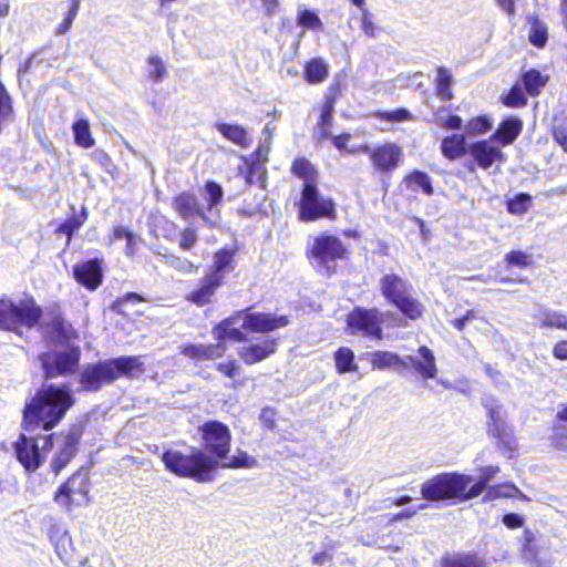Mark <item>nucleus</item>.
I'll use <instances>...</instances> for the list:
<instances>
[{"mask_svg":"<svg viewBox=\"0 0 567 567\" xmlns=\"http://www.w3.org/2000/svg\"><path fill=\"white\" fill-rule=\"evenodd\" d=\"M74 404L75 398L66 384L43 385L25 401L21 427L25 431H52Z\"/></svg>","mask_w":567,"mask_h":567,"instance_id":"obj_1","label":"nucleus"},{"mask_svg":"<svg viewBox=\"0 0 567 567\" xmlns=\"http://www.w3.org/2000/svg\"><path fill=\"white\" fill-rule=\"evenodd\" d=\"M165 470L182 478H190L196 483H208L215 478L213 462L205 452L198 447H192L188 453L168 449L161 455Z\"/></svg>","mask_w":567,"mask_h":567,"instance_id":"obj_2","label":"nucleus"},{"mask_svg":"<svg viewBox=\"0 0 567 567\" xmlns=\"http://www.w3.org/2000/svg\"><path fill=\"white\" fill-rule=\"evenodd\" d=\"M473 476L460 472H443L425 480L420 487L421 497L430 503H463L472 499L468 486Z\"/></svg>","mask_w":567,"mask_h":567,"instance_id":"obj_3","label":"nucleus"},{"mask_svg":"<svg viewBox=\"0 0 567 567\" xmlns=\"http://www.w3.org/2000/svg\"><path fill=\"white\" fill-rule=\"evenodd\" d=\"M379 289L385 302L403 318L417 321L423 317L424 305L413 295V287L408 279L395 272L384 274L379 280Z\"/></svg>","mask_w":567,"mask_h":567,"instance_id":"obj_4","label":"nucleus"},{"mask_svg":"<svg viewBox=\"0 0 567 567\" xmlns=\"http://www.w3.org/2000/svg\"><path fill=\"white\" fill-rule=\"evenodd\" d=\"M350 248L336 235L322 233L306 248L310 264L328 277L337 274L339 261L349 259Z\"/></svg>","mask_w":567,"mask_h":567,"instance_id":"obj_5","label":"nucleus"},{"mask_svg":"<svg viewBox=\"0 0 567 567\" xmlns=\"http://www.w3.org/2000/svg\"><path fill=\"white\" fill-rule=\"evenodd\" d=\"M42 317L43 310L32 296H25L18 301L6 297L0 299V330H31L39 326Z\"/></svg>","mask_w":567,"mask_h":567,"instance_id":"obj_6","label":"nucleus"},{"mask_svg":"<svg viewBox=\"0 0 567 567\" xmlns=\"http://www.w3.org/2000/svg\"><path fill=\"white\" fill-rule=\"evenodd\" d=\"M298 219L311 223L319 219H334L337 217L336 203L330 197L320 194L318 184L302 183L300 196L295 202Z\"/></svg>","mask_w":567,"mask_h":567,"instance_id":"obj_7","label":"nucleus"},{"mask_svg":"<svg viewBox=\"0 0 567 567\" xmlns=\"http://www.w3.org/2000/svg\"><path fill=\"white\" fill-rule=\"evenodd\" d=\"M54 433L40 437L20 433L12 447L17 461L29 473H34L45 462L47 455L54 446Z\"/></svg>","mask_w":567,"mask_h":567,"instance_id":"obj_8","label":"nucleus"},{"mask_svg":"<svg viewBox=\"0 0 567 567\" xmlns=\"http://www.w3.org/2000/svg\"><path fill=\"white\" fill-rule=\"evenodd\" d=\"M200 434V445L205 456L213 462V470L216 472L219 462L227 458L231 449V432L227 424L209 420L198 427Z\"/></svg>","mask_w":567,"mask_h":567,"instance_id":"obj_9","label":"nucleus"},{"mask_svg":"<svg viewBox=\"0 0 567 567\" xmlns=\"http://www.w3.org/2000/svg\"><path fill=\"white\" fill-rule=\"evenodd\" d=\"M383 313L377 307H354L346 319L347 329L352 336L381 341L383 334Z\"/></svg>","mask_w":567,"mask_h":567,"instance_id":"obj_10","label":"nucleus"},{"mask_svg":"<svg viewBox=\"0 0 567 567\" xmlns=\"http://www.w3.org/2000/svg\"><path fill=\"white\" fill-rule=\"evenodd\" d=\"M89 498V476L81 470L72 473L54 492L53 501L64 511L72 512Z\"/></svg>","mask_w":567,"mask_h":567,"instance_id":"obj_11","label":"nucleus"},{"mask_svg":"<svg viewBox=\"0 0 567 567\" xmlns=\"http://www.w3.org/2000/svg\"><path fill=\"white\" fill-rule=\"evenodd\" d=\"M38 327L45 339L55 343H66L79 337L76 329L65 318L58 302L47 309V319L43 322L40 321Z\"/></svg>","mask_w":567,"mask_h":567,"instance_id":"obj_12","label":"nucleus"},{"mask_svg":"<svg viewBox=\"0 0 567 567\" xmlns=\"http://www.w3.org/2000/svg\"><path fill=\"white\" fill-rule=\"evenodd\" d=\"M357 151L369 156L374 172L379 174H392L403 161V151L396 143H384L374 147L362 144Z\"/></svg>","mask_w":567,"mask_h":567,"instance_id":"obj_13","label":"nucleus"},{"mask_svg":"<svg viewBox=\"0 0 567 567\" xmlns=\"http://www.w3.org/2000/svg\"><path fill=\"white\" fill-rule=\"evenodd\" d=\"M81 350L79 347H71L68 350L54 353L52 359L47 355L42 361L44 377L52 379L56 377L74 374L80 364Z\"/></svg>","mask_w":567,"mask_h":567,"instance_id":"obj_14","label":"nucleus"},{"mask_svg":"<svg viewBox=\"0 0 567 567\" xmlns=\"http://www.w3.org/2000/svg\"><path fill=\"white\" fill-rule=\"evenodd\" d=\"M487 140L474 141L468 146L470 163L466 165L471 172L475 171V166L484 171L489 169L495 163H503L505 155L498 146L492 144Z\"/></svg>","mask_w":567,"mask_h":567,"instance_id":"obj_15","label":"nucleus"},{"mask_svg":"<svg viewBox=\"0 0 567 567\" xmlns=\"http://www.w3.org/2000/svg\"><path fill=\"white\" fill-rule=\"evenodd\" d=\"M269 153V144H259L249 155L241 156L244 163L243 176L248 185L265 182Z\"/></svg>","mask_w":567,"mask_h":567,"instance_id":"obj_16","label":"nucleus"},{"mask_svg":"<svg viewBox=\"0 0 567 567\" xmlns=\"http://www.w3.org/2000/svg\"><path fill=\"white\" fill-rule=\"evenodd\" d=\"M226 284L208 271L200 277L195 287L185 295V300L198 308L212 305L217 299V293Z\"/></svg>","mask_w":567,"mask_h":567,"instance_id":"obj_17","label":"nucleus"},{"mask_svg":"<svg viewBox=\"0 0 567 567\" xmlns=\"http://www.w3.org/2000/svg\"><path fill=\"white\" fill-rule=\"evenodd\" d=\"M73 279L87 291L97 290L104 280L103 259L92 258L73 266Z\"/></svg>","mask_w":567,"mask_h":567,"instance_id":"obj_18","label":"nucleus"},{"mask_svg":"<svg viewBox=\"0 0 567 567\" xmlns=\"http://www.w3.org/2000/svg\"><path fill=\"white\" fill-rule=\"evenodd\" d=\"M79 382L85 392H97L105 384L113 382L107 360L89 363L82 370Z\"/></svg>","mask_w":567,"mask_h":567,"instance_id":"obj_19","label":"nucleus"},{"mask_svg":"<svg viewBox=\"0 0 567 567\" xmlns=\"http://www.w3.org/2000/svg\"><path fill=\"white\" fill-rule=\"evenodd\" d=\"M82 430H71L64 437L63 444L52 456L50 468L54 475H59L74 458L79 452Z\"/></svg>","mask_w":567,"mask_h":567,"instance_id":"obj_20","label":"nucleus"},{"mask_svg":"<svg viewBox=\"0 0 567 567\" xmlns=\"http://www.w3.org/2000/svg\"><path fill=\"white\" fill-rule=\"evenodd\" d=\"M288 316H272L264 312L246 313L243 320V329L252 333H267L288 326Z\"/></svg>","mask_w":567,"mask_h":567,"instance_id":"obj_21","label":"nucleus"},{"mask_svg":"<svg viewBox=\"0 0 567 567\" xmlns=\"http://www.w3.org/2000/svg\"><path fill=\"white\" fill-rule=\"evenodd\" d=\"M106 360L113 382L121 378L132 380L145 373V365L138 355H121Z\"/></svg>","mask_w":567,"mask_h":567,"instance_id":"obj_22","label":"nucleus"},{"mask_svg":"<svg viewBox=\"0 0 567 567\" xmlns=\"http://www.w3.org/2000/svg\"><path fill=\"white\" fill-rule=\"evenodd\" d=\"M172 208L183 220H190L195 217L207 219L205 207L198 197L189 190H183L175 195L172 198Z\"/></svg>","mask_w":567,"mask_h":567,"instance_id":"obj_23","label":"nucleus"},{"mask_svg":"<svg viewBox=\"0 0 567 567\" xmlns=\"http://www.w3.org/2000/svg\"><path fill=\"white\" fill-rule=\"evenodd\" d=\"M238 251L237 245L224 246L217 249L213 255V265L207 271L226 284L227 274L234 271L237 267L236 257Z\"/></svg>","mask_w":567,"mask_h":567,"instance_id":"obj_24","label":"nucleus"},{"mask_svg":"<svg viewBox=\"0 0 567 567\" xmlns=\"http://www.w3.org/2000/svg\"><path fill=\"white\" fill-rule=\"evenodd\" d=\"M226 351L227 346L223 342L208 344L183 343L179 347V353L193 361L217 360L223 358Z\"/></svg>","mask_w":567,"mask_h":567,"instance_id":"obj_25","label":"nucleus"},{"mask_svg":"<svg viewBox=\"0 0 567 567\" xmlns=\"http://www.w3.org/2000/svg\"><path fill=\"white\" fill-rule=\"evenodd\" d=\"M240 317L241 312H236L216 323L212 329L214 339L223 343L226 340L246 342L247 336L239 328L235 327Z\"/></svg>","mask_w":567,"mask_h":567,"instance_id":"obj_26","label":"nucleus"},{"mask_svg":"<svg viewBox=\"0 0 567 567\" xmlns=\"http://www.w3.org/2000/svg\"><path fill=\"white\" fill-rule=\"evenodd\" d=\"M276 349L277 341L275 339L267 338L261 343L243 347L238 351V355L245 364L252 365L274 354Z\"/></svg>","mask_w":567,"mask_h":567,"instance_id":"obj_27","label":"nucleus"},{"mask_svg":"<svg viewBox=\"0 0 567 567\" xmlns=\"http://www.w3.org/2000/svg\"><path fill=\"white\" fill-rule=\"evenodd\" d=\"M523 130V122L518 117L511 116L503 120L495 132L488 137L499 146H507L514 143Z\"/></svg>","mask_w":567,"mask_h":567,"instance_id":"obj_28","label":"nucleus"},{"mask_svg":"<svg viewBox=\"0 0 567 567\" xmlns=\"http://www.w3.org/2000/svg\"><path fill=\"white\" fill-rule=\"evenodd\" d=\"M417 353L421 359H416L411 355L406 357L416 373L424 380L436 378L437 367L432 350L426 346H421L417 349Z\"/></svg>","mask_w":567,"mask_h":567,"instance_id":"obj_29","label":"nucleus"},{"mask_svg":"<svg viewBox=\"0 0 567 567\" xmlns=\"http://www.w3.org/2000/svg\"><path fill=\"white\" fill-rule=\"evenodd\" d=\"M467 138L465 134L454 133L442 138L440 151L449 161H456L468 153Z\"/></svg>","mask_w":567,"mask_h":567,"instance_id":"obj_30","label":"nucleus"},{"mask_svg":"<svg viewBox=\"0 0 567 567\" xmlns=\"http://www.w3.org/2000/svg\"><path fill=\"white\" fill-rule=\"evenodd\" d=\"M215 128L220 135L238 146L241 150H246L251 144V136L246 127L236 123H216Z\"/></svg>","mask_w":567,"mask_h":567,"instance_id":"obj_31","label":"nucleus"},{"mask_svg":"<svg viewBox=\"0 0 567 567\" xmlns=\"http://www.w3.org/2000/svg\"><path fill=\"white\" fill-rule=\"evenodd\" d=\"M439 567H487V564L475 551H457L443 555Z\"/></svg>","mask_w":567,"mask_h":567,"instance_id":"obj_32","label":"nucleus"},{"mask_svg":"<svg viewBox=\"0 0 567 567\" xmlns=\"http://www.w3.org/2000/svg\"><path fill=\"white\" fill-rule=\"evenodd\" d=\"M487 413V433L488 435L502 440L506 434V424L502 417V406L496 403V400L491 398L483 403Z\"/></svg>","mask_w":567,"mask_h":567,"instance_id":"obj_33","label":"nucleus"},{"mask_svg":"<svg viewBox=\"0 0 567 567\" xmlns=\"http://www.w3.org/2000/svg\"><path fill=\"white\" fill-rule=\"evenodd\" d=\"M330 74L329 63L323 58H312L306 61L302 79L308 84L323 83Z\"/></svg>","mask_w":567,"mask_h":567,"instance_id":"obj_34","label":"nucleus"},{"mask_svg":"<svg viewBox=\"0 0 567 567\" xmlns=\"http://www.w3.org/2000/svg\"><path fill=\"white\" fill-rule=\"evenodd\" d=\"M548 81V74H545L534 68L523 71L520 74V85L532 97L538 96L547 85Z\"/></svg>","mask_w":567,"mask_h":567,"instance_id":"obj_35","label":"nucleus"},{"mask_svg":"<svg viewBox=\"0 0 567 567\" xmlns=\"http://www.w3.org/2000/svg\"><path fill=\"white\" fill-rule=\"evenodd\" d=\"M291 174L303 183L318 184L319 171L315 164L303 156L296 157L290 166Z\"/></svg>","mask_w":567,"mask_h":567,"instance_id":"obj_36","label":"nucleus"},{"mask_svg":"<svg viewBox=\"0 0 567 567\" xmlns=\"http://www.w3.org/2000/svg\"><path fill=\"white\" fill-rule=\"evenodd\" d=\"M87 218V208L83 206L79 214L71 215L63 223H61L54 233L56 235L66 236L65 246L68 247L72 241L73 235L86 223Z\"/></svg>","mask_w":567,"mask_h":567,"instance_id":"obj_37","label":"nucleus"},{"mask_svg":"<svg viewBox=\"0 0 567 567\" xmlns=\"http://www.w3.org/2000/svg\"><path fill=\"white\" fill-rule=\"evenodd\" d=\"M403 183L405 184L408 189H411L413 192H417L421 189L423 194L426 196H432L434 194L432 178L429 176L427 173L423 171H411L404 176Z\"/></svg>","mask_w":567,"mask_h":567,"instance_id":"obj_38","label":"nucleus"},{"mask_svg":"<svg viewBox=\"0 0 567 567\" xmlns=\"http://www.w3.org/2000/svg\"><path fill=\"white\" fill-rule=\"evenodd\" d=\"M527 21L529 23V43L537 49L545 48L548 42L547 25L536 14L528 16Z\"/></svg>","mask_w":567,"mask_h":567,"instance_id":"obj_39","label":"nucleus"},{"mask_svg":"<svg viewBox=\"0 0 567 567\" xmlns=\"http://www.w3.org/2000/svg\"><path fill=\"white\" fill-rule=\"evenodd\" d=\"M369 362L372 370H385L392 367H404V360L391 351H374L370 354Z\"/></svg>","mask_w":567,"mask_h":567,"instance_id":"obj_40","label":"nucleus"},{"mask_svg":"<svg viewBox=\"0 0 567 567\" xmlns=\"http://www.w3.org/2000/svg\"><path fill=\"white\" fill-rule=\"evenodd\" d=\"M74 143L82 148H91L95 145L87 118H79L72 124Z\"/></svg>","mask_w":567,"mask_h":567,"instance_id":"obj_41","label":"nucleus"},{"mask_svg":"<svg viewBox=\"0 0 567 567\" xmlns=\"http://www.w3.org/2000/svg\"><path fill=\"white\" fill-rule=\"evenodd\" d=\"M436 73L435 95L443 102L452 100L454 93L452 91L453 79L450 71L444 66H439Z\"/></svg>","mask_w":567,"mask_h":567,"instance_id":"obj_42","label":"nucleus"},{"mask_svg":"<svg viewBox=\"0 0 567 567\" xmlns=\"http://www.w3.org/2000/svg\"><path fill=\"white\" fill-rule=\"evenodd\" d=\"M525 90L520 84L516 83L503 95H501V103L508 109H523L528 104V97Z\"/></svg>","mask_w":567,"mask_h":567,"instance_id":"obj_43","label":"nucleus"},{"mask_svg":"<svg viewBox=\"0 0 567 567\" xmlns=\"http://www.w3.org/2000/svg\"><path fill=\"white\" fill-rule=\"evenodd\" d=\"M334 365L339 374L357 372L358 365L354 362V352L348 347H340L334 351Z\"/></svg>","mask_w":567,"mask_h":567,"instance_id":"obj_44","label":"nucleus"},{"mask_svg":"<svg viewBox=\"0 0 567 567\" xmlns=\"http://www.w3.org/2000/svg\"><path fill=\"white\" fill-rule=\"evenodd\" d=\"M464 128L465 135H484L493 128V118L487 114L473 116L466 121Z\"/></svg>","mask_w":567,"mask_h":567,"instance_id":"obj_45","label":"nucleus"},{"mask_svg":"<svg viewBox=\"0 0 567 567\" xmlns=\"http://www.w3.org/2000/svg\"><path fill=\"white\" fill-rule=\"evenodd\" d=\"M336 105L322 100L319 105V117L317 121V127L320 128V137L327 138L330 136L329 127L333 122V113Z\"/></svg>","mask_w":567,"mask_h":567,"instance_id":"obj_46","label":"nucleus"},{"mask_svg":"<svg viewBox=\"0 0 567 567\" xmlns=\"http://www.w3.org/2000/svg\"><path fill=\"white\" fill-rule=\"evenodd\" d=\"M206 210H212L214 207L219 206L224 202V189L217 182L208 179L204 184Z\"/></svg>","mask_w":567,"mask_h":567,"instance_id":"obj_47","label":"nucleus"},{"mask_svg":"<svg viewBox=\"0 0 567 567\" xmlns=\"http://www.w3.org/2000/svg\"><path fill=\"white\" fill-rule=\"evenodd\" d=\"M533 197L528 193H518L515 197L506 200V210L511 215L520 216L532 207Z\"/></svg>","mask_w":567,"mask_h":567,"instance_id":"obj_48","label":"nucleus"},{"mask_svg":"<svg viewBox=\"0 0 567 567\" xmlns=\"http://www.w3.org/2000/svg\"><path fill=\"white\" fill-rule=\"evenodd\" d=\"M257 466V460L247 454L245 451H238V453L231 457L227 456L226 460L219 462L221 468H251Z\"/></svg>","mask_w":567,"mask_h":567,"instance_id":"obj_49","label":"nucleus"},{"mask_svg":"<svg viewBox=\"0 0 567 567\" xmlns=\"http://www.w3.org/2000/svg\"><path fill=\"white\" fill-rule=\"evenodd\" d=\"M504 261L507 268L519 269L528 268L534 264L533 257L529 254L518 249H514L505 254Z\"/></svg>","mask_w":567,"mask_h":567,"instance_id":"obj_50","label":"nucleus"},{"mask_svg":"<svg viewBox=\"0 0 567 567\" xmlns=\"http://www.w3.org/2000/svg\"><path fill=\"white\" fill-rule=\"evenodd\" d=\"M498 472V467L487 466L482 470V473L476 482H472L468 486L472 499L478 497L487 487L488 482Z\"/></svg>","mask_w":567,"mask_h":567,"instance_id":"obj_51","label":"nucleus"},{"mask_svg":"<svg viewBox=\"0 0 567 567\" xmlns=\"http://www.w3.org/2000/svg\"><path fill=\"white\" fill-rule=\"evenodd\" d=\"M297 23L299 27L311 30V31H322L323 23L318 14L309 9H302L298 12Z\"/></svg>","mask_w":567,"mask_h":567,"instance_id":"obj_52","label":"nucleus"},{"mask_svg":"<svg viewBox=\"0 0 567 567\" xmlns=\"http://www.w3.org/2000/svg\"><path fill=\"white\" fill-rule=\"evenodd\" d=\"M146 62L150 66L147 78L154 83L162 82L167 75V70L161 56L157 54L150 55Z\"/></svg>","mask_w":567,"mask_h":567,"instance_id":"obj_53","label":"nucleus"},{"mask_svg":"<svg viewBox=\"0 0 567 567\" xmlns=\"http://www.w3.org/2000/svg\"><path fill=\"white\" fill-rule=\"evenodd\" d=\"M145 301H146V299L137 292H133V291L126 292L125 295L116 298L111 303V310L117 315L125 316L126 315L124 311L125 305H127V303L136 305V303L145 302Z\"/></svg>","mask_w":567,"mask_h":567,"instance_id":"obj_54","label":"nucleus"},{"mask_svg":"<svg viewBox=\"0 0 567 567\" xmlns=\"http://www.w3.org/2000/svg\"><path fill=\"white\" fill-rule=\"evenodd\" d=\"M540 327L567 330V316L560 312L546 310L542 315Z\"/></svg>","mask_w":567,"mask_h":567,"instance_id":"obj_55","label":"nucleus"},{"mask_svg":"<svg viewBox=\"0 0 567 567\" xmlns=\"http://www.w3.org/2000/svg\"><path fill=\"white\" fill-rule=\"evenodd\" d=\"M346 83L340 76H336L331 83L327 86L323 95V100L336 105L343 95Z\"/></svg>","mask_w":567,"mask_h":567,"instance_id":"obj_56","label":"nucleus"},{"mask_svg":"<svg viewBox=\"0 0 567 567\" xmlns=\"http://www.w3.org/2000/svg\"><path fill=\"white\" fill-rule=\"evenodd\" d=\"M375 117H378L381 121L393 123L411 121L413 118V115L409 110L400 107L393 111H377Z\"/></svg>","mask_w":567,"mask_h":567,"instance_id":"obj_57","label":"nucleus"},{"mask_svg":"<svg viewBox=\"0 0 567 567\" xmlns=\"http://www.w3.org/2000/svg\"><path fill=\"white\" fill-rule=\"evenodd\" d=\"M80 0H70L69 10L63 21L58 25L55 34L62 35L70 31L72 23L79 12Z\"/></svg>","mask_w":567,"mask_h":567,"instance_id":"obj_58","label":"nucleus"},{"mask_svg":"<svg viewBox=\"0 0 567 567\" xmlns=\"http://www.w3.org/2000/svg\"><path fill=\"white\" fill-rule=\"evenodd\" d=\"M551 440L556 447L567 449V425L563 421H557L556 417L551 427Z\"/></svg>","mask_w":567,"mask_h":567,"instance_id":"obj_59","label":"nucleus"},{"mask_svg":"<svg viewBox=\"0 0 567 567\" xmlns=\"http://www.w3.org/2000/svg\"><path fill=\"white\" fill-rule=\"evenodd\" d=\"M216 370L225 378L235 379L237 375L240 374L241 367L237 363L236 360L231 359L225 362L217 363Z\"/></svg>","mask_w":567,"mask_h":567,"instance_id":"obj_60","label":"nucleus"},{"mask_svg":"<svg viewBox=\"0 0 567 567\" xmlns=\"http://www.w3.org/2000/svg\"><path fill=\"white\" fill-rule=\"evenodd\" d=\"M334 544H330L324 549L311 556V564L315 566H324L333 560Z\"/></svg>","mask_w":567,"mask_h":567,"instance_id":"obj_61","label":"nucleus"},{"mask_svg":"<svg viewBox=\"0 0 567 567\" xmlns=\"http://www.w3.org/2000/svg\"><path fill=\"white\" fill-rule=\"evenodd\" d=\"M197 241V233L192 227H186L182 230L178 246L183 250H190Z\"/></svg>","mask_w":567,"mask_h":567,"instance_id":"obj_62","label":"nucleus"},{"mask_svg":"<svg viewBox=\"0 0 567 567\" xmlns=\"http://www.w3.org/2000/svg\"><path fill=\"white\" fill-rule=\"evenodd\" d=\"M523 551L530 557H536L539 551V547L536 544L534 533L529 529H525L523 533Z\"/></svg>","mask_w":567,"mask_h":567,"instance_id":"obj_63","label":"nucleus"},{"mask_svg":"<svg viewBox=\"0 0 567 567\" xmlns=\"http://www.w3.org/2000/svg\"><path fill=\"white\" fill-rule=\"evenodd\" d=\"M553 140L567 153V125H555L550 130Z\"/></svg>","mask_w":567,"mask_h":567,"instance_id":"obj_64","label":"nucleus"}]
</instances>
